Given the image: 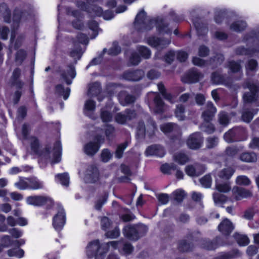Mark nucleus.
<instances>
[{
    "instance_id": "obj_33",
    "label": "nucleus",
    "mask_w": 259,
    "mask_h": 259,
    "mask_svg": "<svg viewBox=\"0 0 259 259\" xmlns=\"http://www.w3.org/2000/svg\"><path fill=\"white\" fill-rule=\"evenodd\" d=\"M246 27V23L242 20H238L234 22L230 25V29L236 32H240L244 30Z\"/></svg>"
},
{
    "instance_id": "obj_60",
    "label": "nucleus",
    "mask_w": 259,
    "mask_h": 259,
    "mask_svg": "<svg viewBox=\"0 0 259 259\" xmlns=\"http://www.w3.org/2000/svg\"><path fill=\"white\" fill-rule=\"evenodd\" d=\"M224 139L228 143H232L237 140L233 133V131L231 129L224 134Z\"/></svg>"
},
{
    "instance_id": "obj_12",
    "label": "nucleus",
    "mask_w": 259,
    "mask_h": 259,
    "mask_svg": "<svg viewBox=\"0 0 259 259\" xmlns=\"http://www.w3.org/2000/svg\"><path fill=\"white\" fill-rule=\"evenodd\" d=\"M28 204L34 206H41L46 203L52 204L53 200L49 197L43 196H31L26 199Z\"/></svg>"
},
{
    "instance_id": "obj_16",
    "label": "nucleus",
    "mask_w": 259,
    "mask_h": 259,
    "mask_svg": "<svg viewBox=\"0 0 259 259\" xmlns=\"http://www.w3.org/2000/svg\"><path fill=\"white\" fill-rule=\"evenodd\" d=\"M170 40L168 39H160L156 37H150L148 38V44L157 49H163L167 47L170 44Z\"/></svg>"
},
{
    "instance_id": "obj_10",
    "label": "nucleus",
    "mask_w": 259,
    "mask_h": 259,
    "mask_svg": "<svg viewBox=\"0 0 259 259\" xmlns=\"http://www.w3.org/2000/svg\"><path fill=\"white\" fill-rule=\"evenodd\" d=\"M211 79L212 83L214 84H222L230 89H235V88L233 87V84L231 79L219 72H215L212 73Z\"/></svg>"
},
{
    "instance_id": "obj_42",
    "label": "nucleus",
    "mask_w": 259,
    "mask_h": 259,
    "mask_svg": "<svg viewBox=\"0 0 259 259\" xmlns=\"http://www.w3.org/2000/svg\"><path fill=\"white\" fill-rule=\"evenodd\" d=\"M234 237L240 246H246L249 242L248 238L244 235L235 233L234 235Z\"/></svg>"
},
{
    "instance_id": "obj_57",
    "label": "nucleus",
    "mask_w": 259,
    "mask_h": 259,
    "mask_svg": "<svg viewBox=\"0 0 259 259\" xmlns=\"http://www.w3.org/2000/svg\"><path fill=\"white\" fill-rule=\"evenodd\" d=\"M216 189L220 192L227 193L231 190V187L228 183H218L216 181Z\"/></svg>"
},
{
    "instance_id": "obj_41",
    "label": "nucleus",
    "mask_w": 259,
    "mask_h": 259,
    "mask_svg": "<svg viewBox=\"0 0 259 259\" xmlns=\"http://www.w3.org/2000/svg\"><path fill=\"white\" fill-rule=\"evenodd\" d=\"M29 179L19 177L18 182L15 183V186L19 190L29 189Z\"/></svg>"
},
{
    "instance_id": "obj_51",
    "label": "nucleus",
    "mask_w": 259,
    "mask_h": 259,
    "mask_svg": "<svg viewBox=\"0 0 259 259\" xmlns=\"http://www.w3.org/2000/svg\"><path fill=\"white\" fill-rule=\"evenodd\" d=\"M218 143L219 139L215 136L209 137L206 140V147L208 149L214 148Z\"/></svg>"
},
{
    "instance_id": "obj_3",
    "label": "nucleus",
    "mask_w": 259,
    "mask_h": 259,
    "mask_svg": "<svg viewBox=\"0 0 259 259\" xmlns=\"http://www.w3.org/2000/svg\"><path fill=\"white\" fill-rule=\"evenodd\" d=\"M244 40L247 44L252 43L254 45H257L258 46L255 49H248L243 47H238L235 50L236 54L253 56L256 53L259 52V32L257 33L254 31L250 32L244 37Z\"/></svg>"
},
{
    "instance_id": "obj_37",
    "label": "nucleus",
    "mask_w": 259,
    "mask_h": 259,
    "mask_svg": "<svg viewBox=\"0 0 259 259\" xmlns=\"http://www.w3.org/2000/svg\"><path fill=\"white\" fill-rule=\"evenodd\" d=\"M240 252L238 250H232L228 252H222L220 253L215 259H232L239 255Z\"/></svg>"
},
{
    "instance_id": "obj_34",
    "label": "nucleus",
    "mask_w": 259,
    "mask_h": 259,
    "mask_svg": "<svg viewBox=\"0 0 259 259\" xmlns=\"http://www.w3.org/2000/svg\"><path fill=\"white\" fill-rule=\"evenodd\" d=\"M240 159L246 162H253L256 161L257 157L253 152H245L240 155Z\"/></svg>"
},
{
    "instance_id": "obj_26",
    "label": "nucleus",
    "mask_w": 259,
    "mask_h": 259,
    "mask_svg": "<svg viewBox=\"0 0 259 259\" xmlns=\"http://www.w3.org/2000/svg\"><path fill=\"white\" fill-rule=\"evenodd\" d=\"M160 130L165 134L170 132L179 134L180 132V128L178 125L173 123H167L161 125Z\"/></svg>"
},
{
    "instance_id": "obj_27",
    "label": "nucleus",
    "mask_w": 259,
    "mask_h": 259,
    "mask_svg": "<svg viewBox=\"0 0 259 259\" xmlns=\"http://www.w3.org/2000/svg\"><path fill=\"white\" fill-rule=\"evenodd\" d=\"M220 240L221 238L218 237L212 241H205L203 244V247L207 250L215 249L219 246L223 245V244L220 243Z\"/></svg>"
},
{
    "instance_id": "obj_15",
    "label": "nucleus",
    "mask_w": 259,
    "mask_h": 259,
    "mask_svg": "<svg viewBox=\"0 0 259 259\" xmlns=\"http://www.w3.org/2000/svg\"><path fill=\"white\" fill-rule=\"evenodd\" d=\"M216 112V107L211 102L209 101L206 103L205 109L202 114V117L204 121H210Z\"/></svg>"
},
{
    "instance_id": "obj_45",
    "label": "nucleus",
    "mask_w": 259,
    "mask_h": 259,
    "mask_svg": "<svg viewBox=\"0 0 259 259\" xmlns=\"http://www.w3.org/2000/svg\"><path fill=\"white\" fill-rule=\"evenodd\" d=\"M185 107L182 104H179L177 106L175 109V114L176 117L179 120H184L185 119Z\"/></svg>"
},
{
    "instance_id": "obj_1",
    "label": "nucleus",
    "mask_w": 259,
    "mask_h": 259,
    "mask_svg": "<svg viewBox=\"0 0 259 259\" xmlns=\"http://www.w3.org/2000/svg\"><path fill=\"white\" fill-rule=\"evenodd\" d=\"M155 25L159 33H170L171 30L168 27V24L161 18L147 19L145 12L142 10L136 16L135 26L140 31L151 30Z\"/></svg>"
},
{
    "instance_id": "obj_11",
    "label": "nucleus",
    "mask_w": 259,
    "mask_h": 259,
    "mask_svg": "<svg viewBox=\"0 0 259 259\" xmlns=\"http://www.w3.org/2000/svg\"><path fill=\"white\" fill-rule=\"evenodd\" d=\"M96 139L97 142H90L84 145V151L87 155H94L99 150V144L103 143L104 141V137L101 136H97Z\"/></svg>"
},
{
    "instance_id": "obj_9",
    "label": "nucleus",
    "mask_w": 259,
    "mask_h": 259,
    "mask_svg": "<svg viewBox=\"0 0 259 259\" xmlns=\"http://www.w3.org/2000/svg\"><path fill=\"white\" fill-rule=\"evenodd\" d=\"M137 117V113L134 110L126 109L123 112L117 113L115 116V121L121 124H126Z\"/></svg>"
},
{
    "instance_id": "obj_21",
    "label": "nucleus",
    "mask_w": 259,
    "mask_h": 259,
    "mask_svg": "<svg viewBox=\"0 0 259 259\" xmlns=\"http://www.w3.org/2000/svg\"><path fill=\"white\" fill-rule=\"evenodd\" d=\"M218 229L223 234L228 235L233 230L234 227L230 220L225 219L219 225Z\"/></svg>"
},
{
    "instance_id": "obj_30",
    "label": "nucleus",
    "mask_w": 259,
    "mask_h": 259,
    "mask_svg": "<svg viewBox=\"0 0 259 259\" xmlns=\"http://www.w3.org/2000/svg\"><path fill=\"white\" fill-rule=\"evenodd\" d=\"M259 109L256 108L252 109L251 111L246 109L245 110L242 114V119L243 121L249 123L253 118V116L256 114Z\"/></svg>"
},
{
    "instance_id": "obj_48",
    "label": "nucleus",
    "mask_w": 259,
    "mask_h": 259,
    "mask_svg": "<svg viewBox=\"0 0 259 259\" xmlns=\"http://www.w3.org/2000/svg\"><path fill=\"white\" fill-rule=\"evenodd\" d=\"M193 245L191 242L186 240L181 241L179 244V249L181 251H188L192 250Z\"/></svg>"
},
{
    "instance_id": "obj_44",
    "label": "nucleus",
    "mask_w": 259,
    "mask_h": 259,
    "mask_svg": "<svg viewBox=\"0 0 259 259\" xmlns=\"http://www.w3.org/2000/svg\"><path fill=\"white\" fill-rule=\"evenodd\" d=\"M55 177L57 182L61 183L63 186H68L69 183V177L67 173L58 174Z\"/></svg>"
},
{
    "instance_id": "obj_54",
    "label": "nucleus",
    "mask_w": 259,
    "mask_h": 259,
    "mask_svg": "<svg viewBox=\"0 0 259 259\" xmlns=\"http://www.w3.org/2000/svg\"><path fill=\"white\" fill-rule=\"evenodd\" d=\"M209 122L204 121L200 126L201 130L207 134H211L215 130L214 125Z\"/></svg>"
},
{
    "instance_id": "obj_43",
    "label": "nucleus",
    "mask_w": 259,
    "mask_h": 259,
    "mask_svg": "<svg viewBox=\"0 0 259 259\" xmlns=\"http://www.w3.org/2000/svg\"><path fill=\"white\" fill-rule=\"evenodd\" d=\"M226 15L227 11L225 9H215L214 12V20L215 22L217 23H221Z\"/></svg>"
},
{
    "instance_id": "obj_31",
    "label": "nucleus",
    "mask_w": 259,
    "mask_h": 259,
    "mask_svg": "<svg viewBox=\"0 0 259 259\" xmlns=\"http://www.w3.org/2000/svg\"><path fill=\"white\" fill-rule=\"evenodd\" d=\"M29 189L37 190L41 189L44 187L43 182L36 178L29 179Z\"/></svg>"
},
{
    "instance_id": "obj_14",
    "label": "nucleus",
    "mask_w": 259,
    "mask_h": 259,
    "mask_svg": "<svg viewBox=\"0 0 259 259\" xmlns=\"http://www.w3.org/2000/svg\"><path fill=\"white\" fill-rule=\"evenodd\" d=\"M144 75L142 70H127L122 74V77L129 81H137L140 80Z\"/></svg>"
},
{
    "instance_id": "obj_6",
    "label": "nucleus",
    "mask_w": 259,
    "mask_h": 259,
    "mask_svg": "<svg viewBox=\"0 0 259 259\" xmlns=\"http://www.w3.org/2000/svg\"><path fill=\"white\" fill-rule=\"evenodd\" d=\"M104 251L103 244L100 245L98 240L91 242L87 247V254L89 257H95V259H103L105 253H100Z\"/></svg>"
},
{
    "instance_id": "obj_63",
    "label": "nucleus",
    "mask_w": 259,
    "mask_h": 259,
    "mask_svg": "<svg viewBox=\"0 0 259 259\" xmlns=\"http://www.w3.org/2000/svg\"><path fill=\"white\" fill-rule=\"evenodd\" d=\"M121 49L119 47L117 42H114L112 46L108 50V54L111 55L115 56L120 53Z\"/></svg>"
},
{
    "instance_id": "obj_39",
    "label": "nucleus",
    "mask_w": 259,
    "mask_h": 259,
    "mask_svg": "<svg viewBox=\"0 0 259 259\" xmlns=\"http://www.w3.org/2000/svg\"><path fill=\"white\" fill-rule=\"evenodd\" d=\"M146 131L150 137L152 136L155 132L157 130V127L155 122L151 118H149L147 120L146 125Z\"/></svg>"
},
{
    "instance_id": "obj_25",
    "label": "nucleus",
    "mask_w": 259,
    "mask_h": 259,
    "mask_svg": "<svg viewBox=\"0 0 259 259\" xmlns=\"http://www.w3.org/2000/svg\"><path fill=\"white\" fill-rule=\"evenodd\" d=\"M112 106H106L102 108L101 110L100 116L104 122H108L112 121L113 115L112 112H114V110L112 109Z\"/></svg>"
},
{
    "instance_id": "obj_8",
    "label": "nucleus",
    "mask_w": 259,
    "mask_h": 259,
    "mask_svg": "<svg viewBox=\"0 0 259 259\" xmlns=\"http://www.w3.org/2000/svg\"><path fill=\"white\" fill-rule=\"evenodd\" d=\"M203 142V138L199 132H195L191 134L187 140L188 147L194 150L199 149L202 146Z\"/></svg>"
},
{
    "instance_id": "obj_47",
    "label": "nucleus",
    "mask_w": 259,
    "mask_h": 259,
    "mask_svg": "<svg viewBox=\"0 0 259 259\" xmlns=\"http://www.w3.org/2000/svg\"><path fill=\"white\" fill-rule=\"evenodd\" d=\"M122 244L121 241H110L106 243H103V247H104V251L100 253H106L110 246H112L114 249H116L117 247Z\"/></svg>"
},
{
    "instance_id": "obj_55",
    "label": "nucleus",
    "mask_w": 259,
    "mask_h": 259,
    "mask_svg": "<svg viewBox=\"0 0 259 259\" xmlns=\"http://www.w3.org/2000/svg\"><path fill=\"white\" fill-rule=\"evenodd\" d=\"M146 132V128L144 123L143 121H140L137 127V136L138 138H143L144 137Z\"/></svg>"
},
{
    "instance_id": "obj_35",
    "label": "nucleus",
    "mask_w": 259,
    "mask_h": 259,
    "mask_svg": "<svg viewBox=\"0 0 259 259\" xmlns=\"http://www.w3.org/2000/svg\"><path fill=\"white\" fill-rule=\"evenodd\" d=\"M241 61H230L228 62L227 67L233 73L242 72Z\"/></svg>"
},
{
    "instance_id": "obj_13",
    "label": "nucleus",
    "mask_w": 259,
    "mask_h": 259,
    "mask_svg": "<svg viewBox=\"0 0 259 259\" xmlns=\"http://www.w3.org/2000/svg\"><path fill=\"white\" fill-rule=\"evenodd\" d=\"M65 223V214L64 210L62 207L59 206L57 214L53 218V225L56 230H60L62 228Z\"/></svg>"
},
{
    "instance_id": "obj_2",
    "label": "nucleus",
    "mask_w": 259,
    "mask_h": 259,
    "mask_svg": "<svg viewBox=\"0 0 259 259\" xmlns=\"http://www.w3.org/2000/svg\"><path fill=\"white\" fill-rule=\"evenodd\" d=\"M29 141L31 153L40 156L46 159H50L52 157V163L54 164L59 162L61 160V145L59 141H57L52 150L51 148L47 147L41 150L38 139L34 136H31L28 139Z\"/></svg>"
},
{
    "instance_id": "obj_19",
    "label": "nucleus",
    "mask_w": 259,
    "mask_h": 259,
    "mask_svg": "<svg viewBox=\"0 0 259 259\" xmlns=\"http://www.w3.org/2000/svg\"><path fill=\"white\" fill-rule=\"evenodd\" d=\"M21 71L19 68H16L13 72L12 75L10 79V83L12 86L15 87L17 89H21L24 82L20 79Z\"/></svg>"
},
{
    "instance_id": "obj_50",
    "label": "nucleus",
    "mask_w": 259,
    "mask_h": 259,
    "mask_svg": "<svg viewBox=\"0 0 259 259\" xmlns=\"http://www.w3.org/2000/svg\"><path fill=\"white\" fill-rule=\"evenodd\" d=\"M257 66L258 64L255 60H249L245 66L247 75L249 74V71H255L257 69Z\"/></svg>"
},
{
    "instance_id": "obj_22",
    "label": "nucleus",
    "mask_w": 259,
    "mask_h": 259,
    "mask_svg": "<svg viewBox=\"0 0 259 259\" xmlns=\"http://www.w3.org/2000/svg\"><path fill=\"white\" fill-rule=\"evenodd\" d=\"M98 178L99 171L97 168L94 165L89 166L85 175L87 180L90 183H94L98 180Z\"/></svg>"
},
{
    "instance_id": "obj_36",
    "label": "nucleus",
    "mask_w": 259,
    "mask_h": 259,
    "mask_svg": "<svg viewBox=\"0 0 259 259\" xmlns=\"http://www.w3.org/2000/svg\"><path fill=\"white\" fill-rule=\"evenodd\" d=\"M192 20L196 28V29L198 35H205L207 33L208 30L207 28L205 26H203V25L201 24L199 22V20H197V19H195L192 18Z\"/></svg>"
},
{
    "instance_id": "obj_28",
    "label": "nucleus",
    "mask_w": 259,
    "mask_h": 259,
    "mask_svg": "<svg viewBox=\"0 0 259 259\" xmlns=\"http://www.w3.org/2000/svg\"><path fill=\"white\" fill-rule=\"evenodd\" d=\"M154 111L157 113H161L163 112L164 104L158 94H156L154 98Z\"/></svg>"
},
{
    "instance_id": "obj_23",
    "label": "nucleus",
    "mask_w": 259,
    "mask_h": 259,
    "mask_svg": "<svg viewBox=\"0 0 259 259\" xmlns=\"http://www.w3.org/2000/svg\"><path fill=\"white\" fill-rule=\"evenodd\" d=\"M233 195L237 200L244 198H247L251 196V192L247 189L242 187H234L233 189Z\"/></svg>"
},
{
    "instance_id": "obj_59",
    "label": "nucleus",
    "mask_w": 259,
    "mask_h": 259,
    "mask_svg": "<svg viewBox=\"0 0 259 259\" xmlns=\"http://www.w3.org/2000/svg\"><path fill=\"white\" fill-rule=\"evenodd\" d=\"M202 186L205 188L210 187L212 183V179L210 175H206L200 180Z\"/></svg>"
},
{
    "instance_id": "obj_20",
    "label": "nucleus",
    "mask_w": 259,
    "mask_h": 259,
    "mask_svg": "<svg viewBox=\"0 0 259 259\" xmlns=\"http://www.w3.org/2000/svg\"><path fill=\"white\" fill-rule=\"evenodd\" d=\"M120 103L123 106H126L133 103L136 100V97L133 95L128 94L125 91H121L118 95Z\"/></svg>"
},
{
    "instance_id": "obj_56",
    "label": "nucleus",
    "mask_w": 259,
    "mask_h": 259,
    "mask_svg": "<svg viewBox=\"0 0 259 259\" xmlns=\"http://www.w3.org/2000/svg\"><path fill=\"white\" fill-rule=\"evenodd\" d=\"M213 199L215 204H222L225 203L227 200V197L220 193H215L213 195Z\"/></svg>"
},
{
    "instance_id": "obj_61",
    "label": "nucleus",
    "mask_w": 259,
    "mask_h": 259,
    "mask_svg": "<svg viewBox=\"0 0 259 259\" xmlns=\"http://www.w3.org/2000/svg\"><path fill=\"white\" fill-rule=\"evenodd\" d=\"M138 51L142 57L145 59L150 58L151 53L150 50L147 47L144 46H140L138 48Z\"/></svg>"
},
{
    "instance_id": "obj_52",
    "label": "nucleus",
    "mask_w": 259,
    "mask_h": 259,
    "mask_svg": "<svg viewBox=\"0 0 259 259\" xmlns=\"http://www.w3.org/2000/svg\"><path fill=\"white\" fill-rule=\"evenodd\" d=\"M69 55L74 59H80L82 55L80 46L78 44L75 45V48L70 51Z\"/></svg>"
},
{
    "instance_id": "obj_40",
    "label": "nucleus",
    "mask_w": 259,
    "mask_h": 259,
    "mask_svg": "<svg viewBox=\"0 0 259 259\" xmlns=\"http://www.w3.org/2000/svg\"><path fill=\"white\" fill-rule=\"evenodd\" d=\"M157 87L161 95L166 100H168L170 103H174L175 102L174 97L166 92L164 86L162 83L160 82L158 83Z\"/></svg>"
},
{
    "instance_id": "obj_5",
    "label": "nucleus",
    "mask_w": 259,
    "mask_h": 259,
    "mask_svg": "<svg viewBox=\"0 0 259 259\" xmlns=\"http://www.w3.org/2000/svg\"><path fill=\"white\" fill-rule=\"evenodd\" d=\"M147 227L143 224L139 225L128 226L123 229L125 237L130 240H137L143 236L147 231Z\"/></svg>"
},
{
    "instance_id": "obj_58",
    "label": "nucleus",
    "mask_w": 259,
    "mask_h": 259,
    "mask_svg": "<svg viewBox=\"0 0 259 259\" xmlns=\"http://www.w3.org/2000/svg\"><path fill=\"white\" fill-rule=\"evenodd\" d=\"M128 145V142L126 141L123 143L119 145L115 152V156L118 158H120L122 156L123 152Z\"/></svg>"
},
{
    "instance_id": "obj_53",
    "label": "nucleus",
    "mask_w": 259,
    "mask_h": 259,
    "mask_svg": "<svg viewBox=\"0 0 259 259\" xmlns=\"http://www.w3.org/2000/svg\"><path fill=\"white\" fill-rule=\"evenodd\" d=\"M8 254L9 256H16L21 258L24 255V251L20 248H13L8 250Z\"/></svg>"
},
{
    "instance_id": "obj_18",
    "label": "nucleus",
    "mask_w": 259,
    "mask_h": 259,
    "mask_svg": "<svg viewBox=\"0 0 259 259\" xmlns=\"http://www.w3.org/2000/svg\"><path fill=\"white\" fill-rule=\"evenodd\" d=\"M165 154L164 148L159 145H153L149 146L145 151L147 156H156L160 157H163Z\"/></svg>"
},
{
    "instance_id": "obj_49",
    "label": "nucleus",
    "mask_w": 259,
    "mask_h": 259,
    "mask_svg": "<svg viewBox=\"0 0 259 259\" xmlns=\"http://www.w3.org/2000/svg\"><path fill=\"white\" fill-rule=\"evenodd\" d=\"M218 120L220 124L222 126H226L229 124L230 118L227 113L221 112L218 115Z\"/></svg>"
},
{
    "instance_id": "obj_7",
    "label": "nucleus",
    "mask_w": 259,
    "mask_h": 259,
    "mask_svg": "<svg viewBox=\"0 0 259 259\" xmlns=\"http://www.w3.org/2000/svg\"><path fill=\"white\" fill-rule=\"evenodd\" d=\"M29 16V14L27 12H22L21 10L18 9H16L14 10V14H13V26L14 28L13 30H12L11 37L10 39V41L11 43H13L14 40L15 34L14 31L15 29V27L16 28L18 26V23L21 21H25L28 19V17Z\"/></svg>"
},
{
    "instance_id": "obj_46",
    "label": "nucleus",
    "mask_w": 259,
    "mask_h": 259,
    "mask_svg": "<svg viewBox=\"0 0 259 259\" xmlns=\"http://www.w3.org/2000/svg\"><path fill=\"white\" fill-rule=\"evenodd\" d=\"M175 161L180 164L183 165L189 161V158L187 155L183 153H178L176 154L174 156Z\"/></svg>"
},
{
    "instance_id": "obj_29",
    "label": "nucleus",
    "mask_w": 259,
    "mask_h": 259,
    "mask_svg": "<svg viewBox=\"0 0 259 259\" xmlns=\"http://www.w3.org/2000/svg\"><path fill=\"white\" fill-rule=\"evenodd\" d=\"M234 172L235 170L233 168L228 167L220 171L218 176L221 179L227 180L233 176Z\"/></svg>"
},
{
    "instance_id": "obj_4",
    "label": "nucleus",
    "mask_w": 259,
    "mask_h": 259,
    "mask_svg": "<svg viewBox=\"0 0 259 259\" xmlns=\"http://www.w3.org/2000/svg\"><path fill=\"white\" fill-rule=\"evenodd\" d=\"M244 89H248L250 92L246 93L243 95V100L246 103H251L255 101L256 105L259 106V97L257 93L259 91V83L252 82L246 80L243 84Z\"/></svg>"
},
{
    "instance_id": "obj_17",
    "label": "nucleus",
    "mask_w": 259,
    "mask_h": 259,
    "mask_svg": "<svg viewBox=\"0 0 259 259\" xmlns=\"http://www.w3.org/2000/svg\"><path fill=\"white\" fill-rule=\"evenodd\" d=\"M203 77V75L200 73L196 69L190 70L184 77L182 80L186 83H193L197 82L200 78Z\"/></svg>"
},
{
    "instance_id": "obj_62",
    "label": "nucleus",
    "mask_w": 259,
    "mask_h": 259,
    "mask_svg": "<svg viewBox=\"0 0 259 259\" xmlns=\"http://www.w3.org/2000/svg\"><path fill=\"white\" fill-rule=\"evenodd\" d=\"M115 128L110 124H107L105 128V135L107 139L111 140L114 136Z\"/></svg>"
},
{
    "instance_id": "obj_38",
    "label": "nucleus",
    "mask_w": 259,
    "mask_h": 259,
    "mask_svg": "<svg viewBox=\"0 0 259 259\" xmlns=\"http://www.w3.org/2000/svg\"><path fill=\"white\" fill-rule=\"evenodd\" d=\"M0 13L3 15L4 21L6 22L9 23L10 22L11 13L6 4L0 5Z\"/></svg>"
},
{
    "instance_id": "obj_32",
    "label": "nucleus",
    "mask_w": 259,
    "mask_h": 259,
    "mask_svg": "<svg viewBox=\"0 0 259 259\" xmlns=\"http://www.w3.org/2000/svg\"><path fill=\"white\" fill-rule=\"evenodd\" d=\"M56 93L60 96H63L64 100H67L70 95V89L69 88L65 89L62 84L56 86Z\"/></svg>"
},
{
    "instance_id": "obj_64",
    "label": "nucleus",
    "mask_w": 259,
    "mask_h": 259,
    "mask_svg": "<svg viewBox=\"0 0 259 259\" xmlns=\"http://www.w3.org/2000/svg\"><path fill=\"white\" fill-rule=\"evenodd\" d=\"M172 195L175 200L181 202L185 197V192L182 190H177L172 193Z\"/></svg>"
},
{
    "instance_id": "obj_24",
    "label": "nucleus",
    "mask_w": 259,
    "mask_h": 259,
    "mask_svg": "<svg viewBox=\"0 0 259 259\" xmlns=\"http://www.w3.org/2000/svg\"><path fill=\"white\" fill-rule=\"evenodd\" d=\"M61 76L67 84H71L72 81L69 79L68 77L70 76L71 79H73L75 77L76 72L74 67L72 65H69L68 66L67 72L65 71H61Z\"/></svg>"
}]
</instances>
